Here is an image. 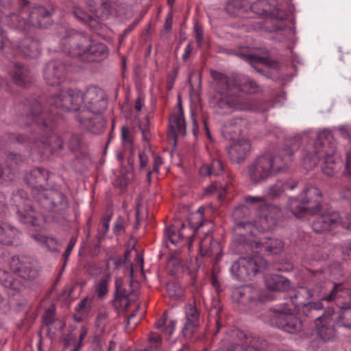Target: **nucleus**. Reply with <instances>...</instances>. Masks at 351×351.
<instances>
[{
  "label": "nucleus",
  "instance_id": "obj_1",
  "mask_svg": "<svg viewBox=\"0 0 351 351\" xmlns=\"http://www.w3.org/2000/svg\"><path fill=\"white\" fill-rule=\"evenodd\" d=\"M210 75L214 82V90L216 93L210 104L219 112L225 114L234 111L265 110L262 104L258 100L244 98L232 93L233 90L247 94L256 93L258 85L249 77L239 73L228 75L216 70H211Z\"/></svg>",
  "mask_w": 351,
  "mask_h": 351
},
{
  "label": "nucleus",
  "instance_id": "obj_2",
  "mask_svg": "<svg viewBox=\"0 0 351 351\" xmlns=\"http://www.w3.org/2000/svg\"><path fill=\"white\" fill-rule=\"evenodd\" d=\"M50 112L43 110L39 101L36 99H24L14 106V121L21 128L33 125L34 130L43 133L38 149L44 154L47 152L53 154L63 147V141L53 131L56 127L59 112L58 108L49 106Z\"/></svg>",
  "mask_w": 351,
  "mask_h": 351
},
{
  "label": "nucleus",
  "instance_id": "obj_3",
  "mask_svg": "<svg viewBox=\"0 0 351 351\" xmlns=\"http://www.w3.org/2000/svg\"><path fill=\"white\" fill-rule=\"evenodd\" d=\"M51 175L49 170L37 167L26 174L25 180L38 207L44 212L60 215L69 208V199L62 191L52 189Z\"/></svg>",
  "mask_w": 351,
  "mask_h": 351
},
{
  "label": "nucleus",
  "instance_id": "obj_4",
  "mask_svg": "<svg viewBox=\"0 0 351 351\" xmlns=\"http://www.w3.org/2000/svg\"><path fill=\"white\" fill-rule=\"evenodd\" d=\"M47 104L64 112L81 111L84 104L88 113L101 114L107 108L108 99L104 91L97 87H88L85 93L77 88H69L66 91L51 95L47 99Z\"/></svg>",
  "mask_w": 351,
  "mask_h": 351
},
{
  "label": "nucleus",
  "instance_id": "obj_5",
  "mask_svg": "<svg viewBox=\"0 0 351 351\" xmlns=\"http://www.w3.org/2000/svg\"><path fill=\"white\" fill-rule=\"evenodd\" d=\"M293 151L285 147L278 154L267 152L254 158L247 167L250 180L254 184L267 181L286 171L293 160Z\"/></svg>",
  "mask_w": 351,
  "mask_h": 351
},
{
  "label": "nucleus",
  "instance_id": "obj_6",
  "mask_svg": "<svg viewBox=\"0 0 351 351\" xmlns=\"http://www.w3.org/2000/svg\"><path fill=\"white\" fill-rule=\"evenodd\" d=\"M61 45L65 53L73 58H78L84 62H100L109 55L106 45L81 33L75 32L64 37Z\"/></svg>",
  "mask_w": 351,
  "mask_h": 351
},
{
  "label": "nucleus",
  "instance_id": "obj_7",
  "mask_svg": "<svg viewBox=\"0 0 351 351\" xmlns=\"http://www.w3.org/2000/svg\"><path fill=\"white\" fill-rule=\"evenodd\" d=\"M336 143L330 130L324 129L317 137L314 145V152L312 156L313 163L315 165L323 159L322 171L327 176H332L341 169V161L335 156Z\"/></svg>",
  "mask_w": 351,
  "mask_h": 351
},
{
  "label": "nucleus",
  "instance_id": "obj_8",
  "mask_svg": "<svg viewBox=\"0 0 351 351\" xmlns=\"http://www.w3.org/2000/svg\"><path fill=\"white\" fill-rule=\"evenodd\" d=\"M12 201L15 204L18 217L22 223L27 226L40 227L45 221V212L43 209L39 212L34 208L25 191L19 189L13 192Z\"/></svg>",
  "mask_w": 351,
  "mask_h": 351
},
{
  "label": "nucleus",
  "instance_id": "obj_9",
  "mask_svg": "<svg viewBox=\"0 0 351 351\" xmlns=\"http://www.w3.org/2000/svg\"><path fill=\"white\" fill-rule=\"evenodd\" d=\"M251 222L239 221L236 225L237 233L232 243V251L242 256L258 254V241L252 239L251 235L255 236Z\"/></svg>",
  "mask_w": 351,
  "mask_h": 351
},
{
  "label": "nucleus",
  "instance_id": "obj_10",
  "mask_svg": "<svg viewBox=\"0 0 351 351\" xmlns=\"http://www.w3.org/2000/svg\"><path fill=\"white\" fill-rule=\"evenodd\" d=\"M266 267L268 263L256 254L241 256L234 261L230 267L232 274L238 280H246L254 277L259 271L261 266Z\"/></svg>",
  "mask_w": 351,
  "mask_h": 351
},
{
  "label": "nucleus",
  "instance_id": "obj_11",
  "mask_svg": "<svg viewBox=\"0 0 351 351\" xmlns=\"http://www.w3.org/2000/svg\"><path fill=\"white\" fill-rule=\"evenodd\" d=\"M9 265L13 273L25 280L34 279L38 274L36 261L29 256H13Z\"/></svg>",
  "mask_w": 351,
  "mask_h": 351
},
{
  "label": "nucleus",
  "instance_id": "obj_12",
  "mask_svg": "<svg viewBox=\"0 0 351 351\" xmlns=\"http://www.w3.org/2000/svg\"><path fill=\"white\" fill-rule=\"evenodd\" d=\"M334 314V309L328 308L316 318L315 324L317 334L324 341H330L336 336L335 325H337V321L333 317Z\"/></svg>",
  "mask_w": 351,
  "mask_h": 351
},
{
  "label": "nucleus",
  "instance_id": "obj_13",
  "mask_svg": "<svg viewBox=\"0 0 351 351\" xmlns=\"http://www.w3.org/2000/svg\"><path fill=\"white\" fill-rule=\"evenodd\" d=\"M66 68L59 59L47 63L43 69V77L46 84L51 86L60 85L66 78Z\"/></svg>",
  "mask_w": 351,
  "mask_h": 351
},
{
  "label": "nucleus",
  "instance_id": "obj_14",
  "mask_svg": "<svg viewBox=\"0 0 351 351\" xmlns=\"http://www.w3.org/2000/svg\"><path fill=\"white\" fill-rule=\"evenodd\" d=\"M75 118L83 128L95 134L103 132L106 124L101 114L90 115L85 110L75 112Z\"/></svg>",
  "mask_w": 351,
  "mask_h": 351
},
{
  "label": "nucleus",
  "instance_id": "obj_15",
  "mask_svg": "<svg viewBox=\"0 0 351 351\" xmlns=\"http://www.w3.org/2000/svg\"><path fill=\"white\" fill-rule=\"evenodd\" d=\"M250 9L258 15L269 16L277 21H284L287 18L286 12L269 0H257L250 5Z\"/></svg>",
  "mask_w": 351,
  "mask_h": 351
},
{
  "label": "nucleus",
  "instance_id": "obj_16",
  "mask_svg": "<svg viewBox=\"0 0 351 351\" xmlns=\"http://www.w3.org/2000/svg\"><path fill=\"white\" fill-rule=\"evenodd\" d=\"M199 173L202 177L223 176L226 182L228 184L232 179L230 169L219 158H213L210 163L204 164L199 169Z\"/></svg>",
  "mask_w": 351,
  "mask_h": 351
},
{
  "label": "nucleus",
  "instance_id": "obj_17",
  "mask_svg": "<svg viewBox=\"0 0 351 351\" xmlns=\"http://www.w3.org/2000/svg\"><path fill=\"white\" fill-rule=\"evenodd\" d=\"M186 322L182 329V333L186 338L191 339L199 327V312L195 304H186L184 306Z\"/></svg>",
  "mask_w": 351,
  "mask_h": 351
},
{
  "label": "nucleus",
  "instance_id": "obj_18",
  "mask_svg": "<svg viewBox=\"0 0 351 351\" xmlns=\"http://www.w3.org/2000/svg\"><path fill=\"white\" fill-rule=\"evenodd\" d=\"M92 14L100 19L106 20L116 10L115 0H86Z\"/></svg>",
  "mask_w": 351,
  "mask_h": 351
},
{
  "label": "nucleus",
  "instance_id": "obj_19",
  "mask_svg": "<svg viewBox=\"0 0 351 351\" xmlns=\"http://www.w3.org/2000/svg\"><path fill=\"white\" fill-rule=\"evenodd\" d=\"M319 297L322 300L328 302L335 300L340 308L341 306L351 305V289L344 283H335L329 294L320 295Z\"/></svg>",
  "mask_w": 351,
  "mask_h": 351
},
{
  "label": "nucleus",
  "instance_id": "obj_20",
  "mask_svg": "<svg viewBox=\"0 0 351 351\" xmlns=\"http://www.w3.org/2000/svg\"><path fill=\"white\" fill-rule=\"evenodd\" d=\"M340 215L338 212L323 213L315 217L312 228L315 232L330 231L339 226Z\"/></svg>",
  "mask_w": 351,
  "mask_h": 351
},
{
  "label": "nucleus",
  "instance_id": "obj_21",
  "mask_svg": "<svg viewBox=\"0 0 351 351\" xmlns=\"http://www.w3.org/2000/svg\"><path fill=\"white\" fill-rule=\"evenodd\" d=\"M40 53V41L31 36L23 38L16 45V53L25 58H36Z\"/></svg>",
  "mask_w": 351,
  "mask_h": 351
},
{
  "label": "nucleus",
  "instance_id": "obj_22",
  "mask_svg": "<svg viewBox=\"0 0 351 351\" xmlns=\"http://www.w3.org/2000/svg\"><path fill=\"white\" fill-rule=\"evenodd\" d=\"M251 151V143L246 139H239L227 147L230 160L234 163L243 162Z\"/></svg>",
  "mask_w": 351,
  "mask_h": 351
},
{
  "label": "nucleus",
  "instance_id": "obj_23",
  "mask_svg": "<svg viewBox=\"0 0 351 351\" xmlns=\"http://www.w3.org/2000/svg\"><path fill=\"white\" fill-rule=\"evenodd\" d=\"M270 324L271 326L290 334H297L303 330L302 321L293 313L288 314L282 317H277L274 319V322Z\"/></svg>",
  "mask_w": 351,
  "mask_h": 351
},
{
  "label": "nucleus",
  "instance_id": "obj_24",
  "mask_svg": "<svg viewBox=\"0 0 351 351\" xmlns=\"http://www.w3.org/2000/svg\"><path fill=\"white\" fill-rule=\"evenodd\" d=\"M68 147L71 152L80 154L75 156L76 160L79 162L85 165L90 162V156L87 152L88 144L82 134H71L68 140Z\"/></svg>",
  "mask_w": 351,
  "mask_h": 351
},
{
  "label": "nucleus",
  "instance_id": "obj_25",
  "mask_svg": "<svg viewBox=\"0 0 351 351\" xmlns=\"http://www.w3.org/2000/svg\"><path fill=\"white\" fill-rule=\"evenodd\" d=\"M300 197L303 199V202L311 206L313 214L319 212L322 206L323 196L321 190L313 185L306 186Z\"/></svg>",
  "mask_w": 351,
  "mask_h": 351
},
{
  "label": "nucleus",
  "instance_id": "obj_26",
  "mask_svg": "<svg viewBox=\"0 0 351 351\" xmlns=\"http://www.w3.org/2000/svg\"><path fill=\"white\" fill-rule=\"evenodd\" d=\"M233 298L237 302L247 306L260 300V291L251 286L241 287L234 291Z\"/></svg>",
  "mask_w": 351,
  "mask_h": 351
},
{
  "label": "nucleus",
  "instance_id": "obj_27",
  "mask_svg": "<svg viewBox=\"0 0 351 351\" xmlns=\"http://www.w3.org/2000/svg\"><path fill=\"white\" fill-rule=\"evenodd\" d=\"M313 292L306 287H299L289 293L288 299L291 305L298 310L304 305L309 302L313 297Z\"/></svg>",
  "mask_w": 351,
  "mask_h": 351
},
{
  "label": "nucleus",
  "instance_id": "obj_28",
  "mask_svg": "<svg viewBox=\"0 0 351 351\" xmlns=\"http://www.w3.org/2000/svg\"><path fill=\"white\" fill-rule=\"evenodd\" d=\"M21 232L12 225L0 221V243L6 245H17Z\"/></svg>",
  "mask_w": 351,
  "mask_h": 351
},
{
  "label": "nucleus",
  "instance_id": "obj_29",
  "mask_svg": "<svg viewBox=\"0 0 351 351\" xmlns=\"http://www.w3.org/2000/svg\"><path fill=\"white\" fill-rule=\"evenodd\" d=\"M10 75L14 83L20 86H25L29 84L32 80L31 71L27 66L21 63H14Z\"/></svg>",
  "mask_w": 351,
  "mask_h": 351
},
{
  "label": "nucleus",
  "instance_id": "obj_30",
  "mask_svg": "<svg viewBox=\"0 0 351 351\" xmlns=\"http://www.w3.org/2000/svg\"><path fill=\"white\" fill-rule=\"evenodd\" d=\"M265 283L267 289L273 291L285 292L291 288L290 280L278 274H267L265 276Z\"/></svg>",
  "mask_w": 351,
  "mask_h": 351
},
{
  "label": "nucleus",
  "instance_id": "obj_31",
  "mask_svg": "<svg viewBox=\"0 0 351 351\" xmlns=\"http://www.w3.org/2000/svg\"><path fill=\"white\" fill-rule=\"evenodd\" d=\"M284 242L278 238L264 237L258 241V254L265 252L268 254H278L284 249Z\"/></svg>",
  "mask_w": 351,
  "mask_h": 351
},
{
  "label": "nucleus",
  "instance_id": "obj_32",
  "mask_svg": "<svg viewBox=\"0 0 351 351\" xmlns=\"http://www.w3.org/2000/svg\"><path fill=\"white\" fill-rule=\"evenodd\" d=\"M186 134V123L184 118V112L180 110L178 114H172L169 120V136H171L175 141L178 135Z\"/></svg>",
  "mask_w": 351,
  "mask_h": 351
},
{
  "label": "nucleus",
  "instance_id": "obj_33",
  "mask_svg": "<svg viewBox=\"0 0 351 351\" xmlns=\"http://www.w3.org/2000/svg\"><path fill=\"white\" fill-rule=\"evenodd\" d=\"M32 136L29 137L25 134L6 133L5 134L4 141L6 143H19L29 146L31 149L38 148L40 137L36 134H32Z\"/></svg>",
  "mask_w": 351,
  "mask_h": 351
},
{
  "label": "nucleus",
  "instance_id": "obj_34",
  "mask_svg": "<svg viewBox=\"0 0 351 351\" xmlns=\"http://www.w3.org/2000/svg\"><path fill=\"white\" fill-rule=\"evenodd\" d=\"M287 210L297 218H302L307 213L313 214L311 206L303 202V199L300 197H292L289 199Z\"/></svg>",
  "mask_w": 351,
  "mask_h": 351
},
{
  "label": "nucleus",
  "instance_id": "obj_35",
  "mask_svg": "<svg viewBox=\"0 0 351 351\" xmlns=\"http://www.w3.org/2000/svg\"><path fill=\"white\" fill-rule=\"evenodd\" d=\"M243 120L241 118H235L229 120L224 123L222 128V135L227 140H232L242 132L241 123Z\"/></svg>",
  "mask_w": 351,
  "mask_h": 351
},
{
  "label": "nucleus",
  "instance_id": "obj_36",
  "mask_svg": "<svg viewBox=\"0 0 351 351\" xmlns=\"http://www.w3.org/2000/svg\"><path fill=\"white\" fill-rule=\"evenodd\" d=\"M218 247V242L212 235L206 234L199 242V254L202 257H209L213 255L215 248Z\"/></svg>",
  "mask_w": 351,
  "mask_h": 351
},
{
  "label": "nucleus",
  "instance_id": "obj_37",
  "mask_svg": "<svg viewBox=\"0 0 351 351\" xmlns=\"http://www.w3.org/2000/svg\"><path fill=\"white\" fill-rule=\"evenodd\" d=\"M248 8L245 0H230L226 6V12L232 16H241Z\"/></svg>",
  "mask_w": 351,
  "mask_h": 351
},
{
  "label": "nucleus",
  "instance_id": "obj_38",
  "mask_svg": "<svg viewBox=\"0 0 351 351\" xmlns=\"http://www.w3.org/2000/svg\"><path fill=\"white\" fill-rule=\"evenodd\" d=\"M293 305L291 302L287 301L277 304L270 308V311L273 313L271 316L269 322L270 323L274 322V319L277 317H282L287 316L288 314L293 313Z\"/></svg>",
  "mask_w": 351,
  "mask_h": 351
},
{
  "label": "nucleus",
  "instance_id": "obj_39",
  "mask_svg": "<svg viewBox=\"0 0 351 351\" xmlns=\"http://www.w3.org/2000/svg\"><path fill=\"white\" fill-rule=\"evenodd\" d=\"M204 208L200 207L198 208L197 212L191 217L190 219V226L191 229L194 230H198L199 228L203 226L204 223L206 222L204 219ZM194 237V232L191 236L189 237V248L190 249L192 246V238Z\"/></svg>",
  "mask_w": 351,
  "mask_h": 351
},
{
  "label": "nucleus",
  "instance_id": "obj_40",
  "mask_svg": "<svg viewBox=\"0 0 351 351\" xmlns=\"http://www.w3.org/2000/svg\"><path fill=\"white\" fill-rule=\"evenodd\" d=\"M323 308L324 305L322 302H309L301 307L299 311L306 317L316 319L319 315H318L319 311Z\"/></svg>",
  "mask_w": 351,
  "mask_h": 351
},
{
  "label": "nucleus",
  "instance_id": "obj_41",
  "mask_svg": "<svg viewBox=\"0 0 351 351\" xmlns=\"http://www.w3.org/2000/svg\"><path fill=\"white\" fill-rule=\"evenodd\" d=\"M336 321L337 326L351 329V305L341 306Z\"/></svg>",
  "mask_w": 351,
  "mask_h": 351
},
{
  "label": "nucleus",
  "instance_id": "obj_42",
  "mask_svg": "<svg viewBox=\"0 0 351 351\" xmlns=\"http://www.w3.org/2000/svg\"><path fill=\"white\" fill-rule=\"evenodd\" d=\"M72 13L80 21L88 24L91 27H94L97 24V21L94 17L83 8L74 6Z\"/></svg>",
  "mask_w": 351,
  "mask_h": 351
},
{
  "label": "nucleus",
  "instance_id": "obj_43",
  "mask_svg": "<svg viewBox=\"0 0 351 351\" xmlns=\"http://www.w3.org/2000/svg\"><path fill=\"white\" fill-rule=\"evenodd\" d=\"M130 220L127 215H119L115 221L112 228L113 232L116 236H121L125 234L126 228L129 226Z\"/></svg>",
  "mask_w": 351,
  "mask_h": 351
},
{
  "label": "nucleus",
  "instance_id": "obj_44",
  "mask_svg": "<svg viewBox=\"0 0 351 351\" xmlns=\"http://www.w3.org/2000/svg\"><path fill=\"white\" fill-rule=\"evenodd\" d=\"M164 239L169 240L173 245H177L183 239V234L178 231L174 226H171L164 230Z\"/></svg>",
  "mask_w": 351,
  "mask_h": 351
},
{
  "label": "nucleus",
  "instance_id": "obj_45",
  "mask_svg": "<svg viewBox=\"0 0 351 351\" xmlns=\"http://www.w3.org/2000/svg\"><path fill=\"white\" fill-rule=\"evenodd\" d=\"M222 306L220 304V300L219 298H215L212 300L211 306L210 308L209 313L211 315H214L216 317L215 322L217 326V332H218L220 329L219 325V316L221 312Z\"/></svg>",
  "mask_w": 351,
  "mask_h": 351
},
{
  "label": "nucleus",
  "instance_id": "obj_46",
  "mask_svg": "<svg viewBox=\"0 0 351 351\" xmlns=\"http://www.w3.org/2000/svg\"><path fill=\"white\" fill-rule=\"evenodd\" d=\"M130 305V299L125 295L117 296L114 295L112 300V306L117 312L121 311H125Z\"/></svg>",
  "mask_w": 351,
  "mask_h": 351
},
{
  "label": "nucleus",
  "instance_id": "obj_47",
  "mask_svg": "<svg viewBox=\"0 0 351 351\" xmlns=\"http://www.w3.org/2000/svg\"><path fill=\"white\" fill-rule=\"evenodd\" d=\"M109 280L106 278L100 279L95 285V292L98 298L103 299L108 291Z\"/></svg>",
  "mask_w": 351,
  "mask_h": 351
},
{
  "label": "nucleus",
  "instance_id": "obj_48",
  "mask_svg": "<svg viewBox=\"0 0 351 351\" xmlns=\"http://www.w3.org/2000/svg\"><path fill=\"white\" fill-rule=\"evenodd\" d=\"M284 191L283 183L281 181H277L267 188V194L271 198H276L280 197Z\"/></svg>",
  "mask_w": 351,
  "mask_h": 351
},
{
  "label": "nucleus",
  "instance_id": "obj_49",
  "mask_svg": "<svg viewBox=\"0 0 351 351\" xmlns=\"http://www.w3.org/2000/svg\"><path fill=\"white\" fill-rule=\"evenodd\" d=\"M0 283L5 287H12L14 280L12 275L6 270L0 269Z\"/></svg>",
  "mask_w": 351,
  "mask_h": 351
},
{
  "label": "nucleus",
  "instance_id": "obj_50",
  "mask_svg": "<svg viewBox=\"0 0 351 351\" xmlns=\"http://www.w3.org/2000/svg\"><path fill=\"white\" fill-rule=\"evenodd\" d=\"M92 300L88 297H85L80 300L75 307L76 311L80 314L84 313L91 308Z\"/></svg>",
  "mask_w": 351,
  "mask_h": 351
},
{
  "label": "nucleus",
  "instance_id": "obj_51",
  "mask_svg": "<svg viewBox=\"0 0 351 351\" xmlns=\"http://www.w3.org/2000/svg\"><path fill=\"white\" fill-rule=\"evenodd\" d=\"M194 34L195 40L199 47H202L204 40V29L201 25L195 23L194 25Z\"/></svg>",
  "mask_w": 351,
  "mask_h": 351
},
{
  "label": "nucleus",
  "instance_id": "obj_52",
  "mask_svg": "<svg viewBox=\"0 0 351 351\" xmlns=\"http://www.w3.org/2000/svg\"><path fill=\"white\" fill-rule=\"evenodd\" d=\"M22 162L23 158L21 154L10 153L7 156L6 162L8 166L12 167L13 169L14 168V165L18 166Z\"/></svg>",
  "mask_w": 351,
  "mask_h": 351
},
{
  "label": "nucleus",
  "instance_id": "obj_53",
  "mask_svg": "<svg viewBox=\"0 0 351 351\" xmlns=\"http://www.w3.org/2000/svg\"><path fill=\"white\" fill-rule=\"evenodd\" d=\"M121 138L123 143L132 145L133 143V138L130 132L129 128L127 126H122Z\"/></svg>",
  "mask_w": 351,
  "mask_h": 351
},
{
  "label": "nucleus",
  "instance_id": "obj_54",
  "mask_svg": "<svg viewBox=\"0 0 351 351\" xmlns=\"http://www.w3.org/2000/svg\"><path fill=\"white\" fill-rule=\"evenodd\" d=\"M210 282L217 295L220 294L222 292L223 289H221V284L219 280L218 274L215 269L213 270L210 276Z\"/></svg>",
  "mask_w": 351,
  "mask_h": 351
},
{
  "label": "nucleus",
  "instance_id": "obj_55",
  "mask_svg": "<svg viewBox=\"0 0 351 351\" xmlns=\"http://www.w3.org/2000/svg\"><path fill=\"white\" fill-rule=\"evenodd\" d=\"M245 203L258 205V206L265 204V199L263 197L246 196L245 197Z\"/></svg>",
  "mask_w": 351,
  "mask_h": 351
},
{
  "label": "nucleus",
  "instance_id": "obj_56",
  "mask_svg": "<svg viewBox=\"0 0 351 351\" xmlns=\"http://www.w3.org/2000/svg\"><path fill=\"white\" fill-rule=\"evenodd\" d=\"M54 311L51 309V308H48L47 309L43 315V322L45 324V325H51L53 322H54Z\"/></svg>",
  "mask_w": 351,
  "mask_h": 351
},
{
  "label": "nucleus",
  "instance_id": "obj_57",
  "mask_svg": "<svg viewBox=\"0 0 351 351\" xmlns=\"http://www.w3.org/2000/svg\"><path fill=\"white\" fill-rule=\"evenodd\" d=\"M43 239L45 241V243L43 244V247L51 252L57 250L58 241L54 238L47 237V239Z\"/></svg>",
  "mask_w": 351,
  "mask_h": 351
},
{
  "label": "nucleus",
  "instance_id": "obj_58",
  "mask_svg": "<svg viewBox=\"0 0 351 351\" xmlns=\"http://www.w3.org/2000/svg\"><path fill=\"white\" fill-rule=\"evenodd\" d=\"M108 318V314L105 312H99L96 317V324L97 326H102V330H104Z\"/></svg>",
  "mask_w": 351,
  "mask_h": 351
},
{
  "label": "nucleus",
  "instance_id": "obj_59",
  "mask_svg": "<svg viewBox=\"0 0 351 351\" xmlns=\"http://www.w3.org/2000/svg\"><path fill=\"white\" fill-rule=\"evenodd\" d=\"M76 337L75 335L71 332H69L65 335L62 338V345L64 348H67L71 345H75Z\"/></svg>",
  "mask_w": 351,
  "mask_h": 351
},
{
  "label": "nucleus",
  "instance_id": "obj_60",
  "mask_svg": "<svg viewBox=\"0 0 351 351\" xmlns=\"http://www.w3.org/2000/svg\"><path fill=\"white\" fill-rule=\"evenodd\" d=\"M88 330L86 327L83 326L81 328L80 336H79V340L77 343L75 345L74 348L71 351H79L81 348L82 347V341L85 337L87 335Z\"/></svg>",
  "mask_w": 351,
  "mask_h": 351
},
{
  "label": "nucleus",
  "instance_id": "obj_61",
  "mask_svg": "<svg viewBox=\"0 0 351 351\" xmlns=\"http://www.w3.org/2000/svg\"><path fill=\"white\" fill-rule=\"evenodd\" d=\"M138 158H139V167L140 170L143 171H147L149 170V169L147 168V165L149 162V159L146 154L143 152H140L138 153Z\"/></svg>",
  "mask_w": 351,
  "mask_h": 351
},
{
  "label": "nucleus",
  "instance_id": "obj_62",
  "mask_svg": "<svg viewBox=\"0 0 351 351\" xmlns=\"http://www.w3.org/2000/svg\"><path fill=\"white\" fill-rule=\"evenodd\" d=\"M239 57L243 58V60L252 63V62H261L265 60V58L259 56H256L253 54H243V53H239L238 54Z\"/></svg>",
  "mask_w": 351,
  "mask_h": 351
},
{
  "label": "nucleus",
  "instance_id": "obj_63",
  "mask_svg": "<svg viewBox=\"0 0 351 351\" xmlns=\"http://www.w3.org/2000/svg\"><path fill=\"white\" fill-rule=\"evenodd\" d=\"M340 195L343 199L351 202V183L345 185L340 191Z\"/></svg>",
  "mask_w": 351,
  "mask_h": 351
},
{
  "label": "nucleus",
  "instance_id": "obj_64",
  "mask_svg": "<svg viewBox=\"0 0 351 351\" xmlns=\"http://www.w3.org/2000/svg\"><path fill=\"white\" fill-rule=\"evenodd\" d=\"M339 226L345 229L351 230V213L347 214L343 219L340 217Z\"/></svg>",
  "mask_w": 351,
  "mask_h": 351
}]
</instances>
